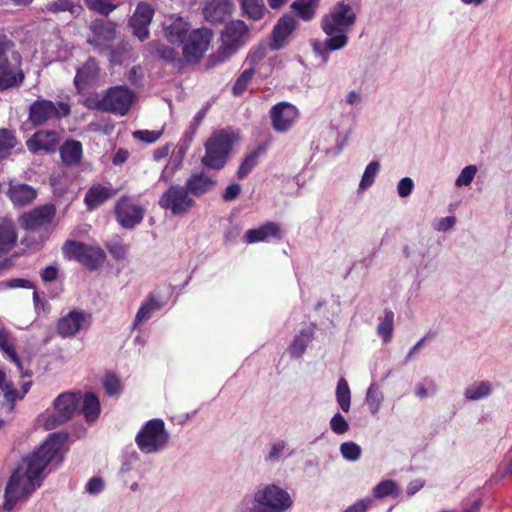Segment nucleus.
Here are the masks:
<instances>
[{
	"mask_svg": "<svg viewBox=\"0 0 512 512\" xmlns=\"http://www.w3.org/2000/svg\"><path fill=\"white\" fill-rule=\"evenodd\" d=\"M64 441L65 437L52 433L36 451L22 459L6 484L4 510H12L19 501L29 498L41 486L42 473L49 463L53 460L62 462L61 449Z\"/></svg>",
	"mask_w": 512,
	"mask_h": 512,
	"instance_id": "obj_1",
	"label": "nucleus"
},
{
	"mask_svg": "<svg viewBox=\"0 0 512 512\" xmlns=\"http://www.w3.org/2000/svg\"><path fill=\"white\" fill-rule=\"evenodd\" d=\"M356 19V13L348 3L344 1L336 3L321 20V28L328 38L324 42L314 43V52L327 61L328 52L346 47L349 40L347 33L355 24Z\"/></svg>",
	"mask_w": 512,
	"mask_h": 512,
	"instance_id": "obj_2",
	"label": "nucleus"
},
{
	"mask_svg": "<svg viewBox=\"0 0 512 512\" xmlns=\"http://www.w3.org/2000/svg\"><path fill=\"white\" fill-rule=\"evenodd\" d=\"M23 58L14 42L0 32V92L19 88L25 81Z\"/></svg>",
	"mask_w": 512,
	"mask_h": 512,
	"instance_id": "obj_3",
	"label": "nucleus"
},
{
	"mask_svg": "<svg viewBox=\"0 0 512 512\" xmlns=\"http://www.w3.org/2000/svg\"><path fill=\"white\" fill-rule=\"evenodd\" d=\"M205 155L202 157L203 166L220 170L227 162L233 147V137L225 131L214 132L205 142Z\"/></svg>",
	"mask_w": 512,
	"mask_h": 512,
	"instance_id": "obj_4",
	"label": "nucleus"
},
{
	"mask_svg": "<svg viewBox=\"0 0 512 512\" xmlns=\"http://www.w3.org/2000/svg\"><path fill=\"white\" fill-rule=\"evenodd\" d=\"M70 113L69 103L38 98L28 108V122L33 127H40L50 121H59Z\"/></svg>",
	"mask_w": 512,
	"mask_h": 512,
	"instance_id": "obj_5",
	"label": "nucleus"
},
{
	"mask_svg": "<svg viewBox=\"0 0 512 512\" xmlns=\"http://www.w3.org/2000/svg\"><path fill=\"white\" fill-rule=\"evenodd\" d=\"M135 442L140 451L146 454L163 450L169 442L164 421L160 418L147 421L136 435Z\"/></svg>",
	"mask_w": 512,
	"mask_h": 512,
	"instance_id": "obj_6",
	"label": "nucleus"
},
{
	"mask_svg": "<svg viewBox=\"0 0 512 512\" xmlns=\"http://www.w3.org/2000/svg\"><path fill=\"white\" fill-rule=\"evenodd\" d=\"M254 500L258 506L254 507L252 512H283L293 504L289 493L274 484L258 490L254 495Z\"/></svg>",
	"mask_w": 512,
	"mask_h": 512,
	"instance_id": "obj_7",
	"label": "nucleus"
},
{
	"mask_svg": "<svg viewBox=\"0 0 512 512\" xmlns=\"http://www.w3.org/2000/svg\"><path fill=\"white\" fill-rule=\"evenodd\" d=\"M63 253L85 266L90 271L99 269L106 259L105 251L97 246L68 240L63 246Z\"/></svg>",
	"mask_w": 512,
	"mask_h": 512,
	"instance_id": "obj_8",
	"label": "nucleus"
},
{
	"mask_svg": "<svg viewBox=\"0 0 512 512\" xmlns=\"http://www.w3.org/2000/svg\"><path fill=\"white\" fill-rule=\"evenodd\" d=\"M158 205L174 216H183L194 208L196 202L185 186L172 184L160 196Z\"/></svg>",
	"mask_w": 512,
	"mask_h": 512,
	"instance_id": "obj_9",
	"label": "nucleus"
},
{
	"mask_svg": "<svg viewBox=\"0 0 512 512\" xmlns=\"http://www.w3.org/2000/svg\"><path fill=\"white\" fill-rule=\"evenodd\" d=\"M213 32L209 28H198L191 31L182 44L184 61L189 64H198L208 51Z\"/></svg>",
	"mask_w": 512,
	"mask_h": 512,
	"instance_id": "obj_10",
	"label": "nucleus"
},
{
	"mask_svg": "<svg viewBox=\"0 0 512 512\" xmlns=\"http://www.w3.org/2000/svg\"><path fill=\"white\" fill-rule=\"evenodd\" d=\"M57 209L53 203L39 205L18 217L20 227L29 232L49 231L56 217Z\"/></svg>",
	"mask_w": 512,
	"mask_h": 512,
	"instance_id": "obj_11",
	"label": "nucleus"
},
{
	"mask_svg": "<svg viewBox=\"0 0 512 512\" xmlns=\"http://www.w3.org/2000/svg\"><path fill=\"white\" fill-rule=\"evenodd\" d=\"M114 216L124 229L132 230L143 222L146 208L134 202L131 195H122L114 205Z\"/></svg>",
	"mask_w": 512,
	"mask_h": 512,
	"instance_id": "obj_12",
	"label": "nucleus"
},
{
	"mask_svg": "<svg viewBox=\"0 0 512 512\" xmlns=\"http://www.w3.org/2000/svg\"><path fill=\"white\" fill-rule=\"evenodd\" d=\"M89 30L91 36L87 42L97 49H110L118 36V24L110 19H94L89 25Z\"/></svg>",
	"mask_w": 512,
	"mask_h": 512,
	"instance_id": "obj_13",
	"label": "nucleus"
},
{
	"mask_svg": "<svg viewBox=\"0 0 512 512\" xmlns=\"http://www.w3.org/2000/svg\"><path fill=\"white\" fill-rule=\"evenodd\" d=\"M62 132L54 129H39L25 142L27 150L34 155L55 153L62 141Z\"/></svg>",
	"mask_w": 512,
	"mask_h": 512,
	"instance_id": "obj_14",
	"label": "nucleus"
},
{
	"mask_svg": "<svg viewBox=\"0 0 512 512\" xmlns=\"http://www.w3.org/2000/svg\"><path fill=\"white\" fill-rule=\"evenodd\" d=\"M134 94L125 86L110 88L98 104L100 110L125 115L131 108Z\"/></svg>",
	"mask_w": 512,
	"mask_h": 512,
	"instance_id": "obj_15",
	"label": "nucleus"
},
{
	"mask_svg": "<svg viewBox=\"0 0 512 512\" xmlns=\"http://www.w3.org/2000/svg\"><path fill=\"white\" fill-rule=\"evenodd\" d=\"M269 116L274 131L277 133H286L297 122L299 110L293 104L282 101L271 107Z\"/></svg>",
	"mask_w": 512,
	"mask_h": 512,
	"instance_id": "obj_16",
	"label": "nucleus"
},
{
	"mask_svg": "<svg viewBox=\"0 0 512 512\" xmlns=\"http://www.w3.org/2000/svg\"><path fill=\"white\" fill-rule=\"evenodd\" d=\"M155 11L151 4L139 2L133 15L129 19V27L132 33L139 40L144 41L149 38V25L151 24Z\"/></svg>",
	"mask_w": 512,
	"mask_h": 512,
	"instance_id": "obj_17",
	"label": "nucleus"
},
{
	"mask_svg": "<svg viewBox=\"0 0 512 512\" xmlns=\"http://www.w3.org/2000/svg\"><path fill=\"white\" fill-rule=\"evenodd\" d=\"M89 326L90 315L84 311L74 309L57 321L56 331L60 337L69 338Z\"/></svg>",
	"mask_w": 512,
	"mask_h": 512,
	"instance_id": "obj_18",
	"label": "nucleus"
},
{
	"mask_svg": "<svg viewBox=\"0 0 512 512\" xmlns=\"http://www.w3.org/2000/svg\"><path fill=\"white\" fill-rule=\"evenodd\" d=\"M249 28L243 20H233L222 32V42L230 52H236L248 38Z\"/></svg>",
	"mask_w": 512,
	"mask_h": 512,
	"instance_id": "obj_19",
	"label": "nucleus"
},
{
	"mask_svg": "<svg viewBox=\"0 0 512 512\" xmlns=\"http://www.w3.org/2000/svg\"><path fill=\"white\" fill-rule=\"evenodd\" d=\"M100 74V67L95 58L89 57L76 71L74 85L79 93L94 87Z\"/></svg>",
	"mask_w": 512,
	"mask_h": 512,
	"instance_id": "obj_20",
	"label": "nucleus"
},
{
	"mask_svg": "<svg viewBox=\"0 0 512 512\" xmlns=\"http://www.w3.org/2000/svg\"><path fill=\"white\" fill-rule=\"evenodd\" d=\"M80 405V393L65 392L54 401L56 414L54 423L62 424L68 421L78 410Z\"/></svg>",
	"mask_w": 512,
	"mask_h": 512,
	"instance_id": "obj_21",
	"label": "nucleus"
},
{
	"mask_svg": "<svg viewBox=\"0 0 512 512\" xmlns=\"http://www.w3.org/2000/svg\"><path fill=\"white\" fill-rule=\"evenodd\" d=\"M6 195L14 207L22 208L35 201L38 191L33 186L26 183H21L17 180H10Z\"/></svg>",
	"mask_w": 512,
	"mask_h": 512,
	"instance_id": "obj_22",
	"label": "nucleus"
},
{
	"mask_svg": "<svg viewBox=\"0 0 512 512\" xmlns=\"http://www.w3.org/2000/svg\"><path fill=\"white\" fill-rule=\"evenodd\" d=\"M233 10V0H207L203 7V16L207 22L217 25L223 23Z\"/></svg>",
	"mask_w": 512,
	"mask_h": 512,
	"instance_id": "obj_23",
	"label": "nucleus"
},
{
	"mask_svg": "<svg viewBox=\"0 0 512 512\" xmlns=\"http://www.w3.org/2000/svg\"><path fill=\"white\" fill-rule=\"evenodd\" d=\"M296 20L293 16L285 14L275 24L269 46L271 50H280L285 47L289 36L296 28Z\"/></svg>",
	"mask_w": 512,
	"mask_h": 512,
	"instance_id": "obj_24",
	"label": "nucleus"
},
{
	"mask_svg": "<svg viewBox=\"0 0 512 512\" xmlns=\"http://www.w3.org/2000/svg\"><path fill=\"white\" fill-rule=\"evenodd\" d=\"M245 241L248 244L265 242L270 239L282 240L283 233L278 223L268 221L259 226L258 228L249 229L244 235Z\"/></svg>",
	"mask_w": 512,
	"mask_h": 512,
	"instance_id": "obj_25",
	"label": "nucleus"
},
{
	"mask_svg": "<svg viewBox=\"0 0 512 512\" xmlns=\"http://www.w3.org/2000/svg\"><path fill=\"white\" fill-rule=\"evenodd\" d=\"M190 24L180 16L172 15L164 25V36L171 44L182 45L189 35Z\"/></svg>",
	"mask_w": 512,
	"mask_h": 512,
	"instance_id": "obj_26",
	"label": "nucleus"
},
{
	"mask_svg": "<svg viewBox=\"0 0 512 512\" xmlns=\"http://www.w3.org/2000/svg\"><path fill=\"white\" fill-rule=\"evenodd\" d=\"M119 189L107 187L102 184H93L85 193L84 203L88 211H94L106 201L113 198Z\"/></svg>",
	"mask_w": 512,
	"mask_h": 512,
	"instance_id": "obj_27",
	"label": "nucleus"
},
{
	"mask_svg": "<svg viewBox=\"0 0 512 512\" xmlns=\"http://www.w3.org/2000/svg\"><path fill=\"white\" fill-rule=\"evenodd\" d=\"M206 113H207V108H202L200 111H198L196 113V115L194 116L192 122L190 123L187 131H185V133L183 134V136L181 138L182 144L178 146L177 154H173V156H172V160L177 162L176 168L181 165L184 155L186 153V150H187L188 146L191 144V142L193 141L194 135L196 134L197 129L199 128L201 122L205 118Z\"/></svg>",
	"mask_w": 512,
	"mask_h": 512,
	"instance_id": "obj_28",
	"label": "nucleus"
},
{
	"mask_svg": "<svg viewBox=\"0 0 512 512\" xmlns=\"http://www.w3.org/2000/svg\"><path fill=\"white\" fill-rule=\"evenodd\" d=\"M216 181L209 177L203 171L193 173L185 183L186 189L192 197H201L213 190Z\"/></svg>",
	"mask_w": 512,
	"mask_h": 512,
	"instance_id": "obj_29",
	"label": "nucleus"
},
{
	"mask_svg": "<svg viewBox=\"0 0 512 512\" xmlns=\"http://www.w3.org/2000/svg\"><path fill=\"white\" fill-rule=\"evenodd\" d=\"M150 53L166 63L173 64L174 67L181 69L184 60L179 57L178 51L159 40H153L149 43Z\"/></svg>",
	"mask_w": 512,
	"mask_h": 512,
	"instance_id": "obj_30",
	"label": "nucleus"
},
{
	"mask_svg": "<svg viewBox=\"0 0 512 512\" xmlns=\"http://www.w3.org/2000/svg\"><path fill=\"white\" fill-rule=\"evenodd\" d=\"M18 240V231L15 223L10 218L0 220V257L8 254Z\"/></svg>",
	"mask_w": 512,
	"mask_h": 512,
	"instance_id": "obj_31",
	"label": "nucleus"
},
{
	"mask_svg": "<svg viewBox=\"0 0 512 512\" xmlns=\"http://www.w3.org/2000/svg\"><path fill=\"white\" fill-rule=\"evenodd\" d=\"M81 405L79 411L88 423H94L100 416L101 403L99 397L93 392L80 394Z\"/></svg>",
	"mask_w": 512,
	"mask_h": 512,
	"instance_id": "obj_32",
	"label": "nucleus"
},
{
	"mask_svg": "<svg viewBox=\"0 0 512 512\" xmlns=\"http://www.w3.org/2000/svg\"><path fill=\"white\" fill-rule=\"evenodd\" d=\"M59 153L62 162L67 166H73L80 163L82 159V144L77 140H67L59 145Z\"/></svg>",
	"mask_w": 512,
	"mask_h": 512,
	"instance_id": "obj_33",
	"label": "nucleus"
},
{
	"mask_svg": "<svg viewBox=\"0 0 512 512\" xmlns=\"http://www.w3.org/2000/svg\"><path fill=\"white\" fill-rule=\"evenodd\" d=\"M241 13L252 21H260L268 13L262 0H238Z\"/></svg>",
	"mask_w": 512,
	"mask_h": 512,
	"instance_id": "obj_34",
	"label": "nucleus"
},
{
	"mask_svg": "<svg viewBox=\"0 0 512 512\" xmlns=\"http://www.w3.org/2000/svg\"><path fill=\"white\" fill-rule=\"evenodd\" d=\"M314 337V327L302 329L293 339L288 351L294 358L301 357Z\"/></svg>",
	"mask_w": 512,
	"mask_h": 512,
	"instance_id": "obj_35",
	"label": "nucleus"
},
{
	"mask_svg": "<svg viewBox=\"0 0 512 512\" xmlns=\"http://www.w3.org/2000/svg\"><path fill=\"white\" fill-rule=\"evenodd\" d=\"M163 305L164 304L160 302L153 293L149 294L147 300L140 306L136 313L133 322V328H137L144 321L148 320L151 317L152 313L157 310H160L163 307Z\"/></svg>",
	"mask_w": 512,
	"mask_h": 512,
	"instance_id": "obj_36",
	"label": "nucleus"
},
{
	"mask_svg": "<svg viewBox=\"0 0 512 512\" xmlns=\"http://www.w3.org/2000/svg\"><path fill=\"white\" fill-rule=\"evenodd\" d=\"M0 390L4 394L2 405L6 407L9 412H12L15 407V402L23 399V394H20V391H18L14 387L13 383L8 381L6 378L3 381V384L0 385Z\"/></svg>",
	"mask_w": 512,
	"mask_h": 512,
	"instance_id": "obj_37",
	"label": "nucleus"
},
{
	"mask_svg": "<svg viewBox=\"0 0 512 512\" xmlns=\"http://www.w3.org/2000/svg\"><path fill=\"white\" fill-rule=\"evenodd\" d=\"M318 1L319 0H295L291 5V9L296 12L301 19L309 21L315 15Z\"/></svg>",
	"mask_w": 512,
	"mask_h": 512,
	"instance_id": "obj_38",
	"label": "nucleus"
},
{
	"mask_svg": "<svg viewBox=\"0 0 512 512\" xmlns=\"http://www.w3.org/2000/svg\"><path fill=\"white\" fill-rule=\"evenodd\" d=\"M264 152L265 149L261 146L250 152L241 162L237 171V177L239 179H244L247 177L252 169L258 164L259 156Z\"/></svg>",
	"mask_w": 512,
	"mask_h": 512,
	"instance_id": "obj_39",
	"label": "nucleus"
},
{
	"mask_svg": "<svg viewBox=\"0 0 512 512\" xmlns=\"http://www.w3.org/2000/svg\"><path fill=\"white\" fill-rule=\"evenodd\" d=\"M0 349L5 353L10 360L15 363L19 369H22V362L16 352L15 346L12 342L11 335L6 330H0Z\"/></svg>",
	"mask_w": 512,
	"mask_h": 512,
	"instance_id": "obj_40",
	"label": "nucleus"
},
{
	"mask_svg": "<svg viewBox=\"0 0 512 512\" xmlns=\"http://www.w3.org/2000/svg\"><path fill=\"white\" fill-rule=\"evenodd\" d=\"M394 327V313L386 309L384 311V318L377 326V334L382 338L384 343H389L392 339Z\"/></svg>",
	"mask_w": 512,
	"mask_h": 512,
	"instance_id": "obj_41",
	"label": "nucleus"
},
{
	"mask_svg": "<svg viewBox=\"0 0 512 512\" xmlns=\"http://www.w3.org/2000/svg\"><path fill=\"white\" fill-rule=\"evenodd\" d=\"M41 12L50 14H59L61 12H75V4L72 0H51L45 3L41 8Z\"/></svg>",
	"mask_w": 512,
	"mask_h": 512,
	"instance_id": "obj_42",
	"label": "nucleus"
},
{
	"mask_svg": "<svg viewBox=\"0 0 512 512\" xmlns=\"http://www.w3.org/2000/svg\"><path fill=\"white\" fill-rule=\"evenodd\" d=\"M17 145V139L13 131L7 128L0 129V159L7 158L12 149Z\"/></svg>",
	"mask_w": 512,
	"mask_h": 512,
	"instance_id": "obj_43",
	"label": "nucleus"
},
{
	"mask_svg": "<svg viewBox=\"0 0 512 512\" xmlns=\"http://www.w3.org/2000/svg\"><path fill=\"white\" fill-rule=\"evenodd\" d=\"M491 385L488 381L475 382L465 390V397L468 400H478L491 394Z\"/></svg>",
	"mask_w": 512,
	"mask_h": 512,
	"instance_id": "obj_44",
	"label": "nucleus"
},
{
	"mask_svg": "<svg viewBox=\"0 0 512 512\" xmlns=\"http://www.w3.org/2000/svg\"><path fill=\"white\" fill-rule=\"evenodd\" d=\"M336 400L344 412L349 411L351 404V392L348 382L344 378L339 379L337 383Z\"/></svg>",
	"mask_w": 512,
	"mask_h": 512,
	"instance_id": "obj_45",
	"label": "nucleus"
},
{
	"mask_svg": "<svg viewBox=\"0 0 512 512\" xmlns=\"http://www.w3.org/2000/svg\"><path fill=\"white\" fill-rule=\"evenodd\" d=\"M102 386L108 396H118L123 390L120 378L114 372H106L102 378Z\"/></svg>",
	"mask_w": 512,
	"mask_h": 512,
	"instance_id": "obj_46",
	"label": "nucleus"
},
{
	"mask_svg": "<svg viewBox=\"0 0 512 512\" xmlns=\"http://www.w3.org/2000/svg\"><path fill=\"white\" fill-rule=\"evenodd\" d=\"M255 73V67L245 69L235 80L232 86V94L234 96H241L246 91Z\"/></svg>",
	"mask_w": 512,
	"mask_h": 512,
	"instance_id": "obj_47",
	"label": "nucleus"
},
{
	"mask_svg": "<svg viewBox=\"0 0 512 512\" xmlns=\"http://www.w3.org/2000/svg\"><path fill=\"white\" fill-rule=\"evenodd\" d=\"M373 494L378 499L391 495L397 496V485L393 480H383L374 487Z\"/></svg>",
	"mask_w": 512,
	"mask_h": 512,
	"instance_id": "obj_48",
	"label": "nucleus"
},
{
	"mask_svg": "<svg viewBox=\"0 0 512 512\" xmlns=\"http://www.w3.org/2000/svg\"><path fill=\"white\" fill-rule=\"evenodd\" d=\"M379 169L380 165L377 161H372L367 165L359 184L360 189L365 190L374 183Z\"/></svg>",
	"mask_w": 512,
	"mask_h": 512,
	"instance_id": "obj_49",
	"label": "nucleus"
},
{
	"mask_svg": "<svg viewBox=\"0 0 512 512\" xmlns=\"http://www.w3.org/2000/svg\"><path fill=\"white\" fill-rule=\"evenodd\" d=\"M382 400L383 395L381 391L375 384H371L367 391L366 402L373 414L378 412Z\"/></svg>",
	"mask_w": 512,
	"mask_h": 512,
	"instance_id": "obj_50",
	"label": "nucleus"
},
{
	"mask_svg": "<svg viewBox=\"0 0 512 512\" xmlns=\"http://www.w3.org/2000/svg\"><path fill=\"white\" fill-rule=\"evenodd\" d=\"M87 7L101 15L108 16L116 9V5L110 3L108 0H84Z\"/></svg>",
	"mask_w": 512,
	"mask_h": 512,
	"instance_id": "obj_51",
	"label": "nucleus"
},
{
	"mask_svg": "<svg viewBox=\"0 0 512 512\" xmlns=\"http://www.w3.org/2000/svg\"><path fill=\"white\" fill-rule=\"evenodd\" d=\"M340 452L344 459L349 461H356L361 456V448L355 442H344L340 445Z\"/></svg>",
	"mask_w": 512,
	"mask_h": 512,
	"instance_id": "obj_52",
	"label": "nucleus"
},
{
	"mask_svg": "<svg viewBox=\"0 0 512 512\" xmlns=\"http://www.w3.org/2000/svg\"><path fill=\"white\" fill-rule=\"evenodd\" d=\"M232 54H234V52H230V50H228L226 46L222 44V46L219 47L217 52L209 55L207 59V67L213 68L225 62Z\"/></svg>",
	"mask_w": 512,
	"mask_h": 512,
	"instance_id": "obj_53",
	"label": "nucleus"
},
{
	"mask_svg": "<svg viewBox=\"0 0 512 512\" xmlns=\"http://www.w3.org/2000/svg\"><path fill=\"white\" fill-rule=\"evenodd\" d=\"M476 172L477 169L474 165L466 166L457 177L455 181L456 186L461 187L470 185L475 177Z\"/></svg>",
	"mask_w": 512,
	"mask_h": 512,
	"instance_id": "obj_54",
	"label": "nucleus"
},
{
	"mask_svg": "<svg viewBox=\"0 0 512 512\" xmlns=\"http://www.w3.org/2000/svg\"><path fill=\"white\" fill-rule=\"evenodd\" d=\"M330 428L335 434L342 435L349 430V424L340 413H336L330 421Z\"/></svg>",
	"mask_w": 512,
	"mask_h": 512,
	"instance_id": "obj_55",
	"label": "nucleus"
},
{
	"mask_svg": "<svg viewBox=\"0 0 512 512\" xmlns=\"http://www.w3.org/2000/svg\"><path fill=\"white\" fill-rule=\"evenodd\" d=\"M161 131L154 130H137L133 132V138L145 143H155L161 136Z\"/></svg>",
	"mask_w": 512,
	"mask_h": 512,
	"instance_id": "obj_56",
	"label": "nucleus"
},
{
	"mask_svg": "<svg viewBox=\"0 0 512 512\" xmlns=\"http://www.w3.org/2000/svg\"><path fill=\"white\" fill-rule=\"evenodd\" d=\"M414 183L413 180L409 177L402 178L397 186L398 194L401 198L408 197L413 190Z\"/></svg>",
	"mask_w": 512,
	"mask_h": 512,
	"instance_id": "obj_57",
	"label": "nucleus"
},
{
	"mask_svg": "<svg viewBox=\"0 0 512 512\" xmlns=\"http://www.w3.org/2000/svg\"><path fill=\"white\" fill-rule=\"evenodd\" d=\"M103 489H104V482L100 477H93L86 484V491L90 494H98Z\"/></svg>",
	"mask_w": 512,
	"mask_h": 512,
	"instance_id": "obj_58",
	"label": "nucleus"
},
{
	"mask_svg": "<svg viewBox=\"0 0 512 512\" xmlns=\"http://www.w3.org/2000/svg\"><path fill=\"white\" fill-rule=\"evenodd\" d=\"M6 287L8 288H24V289H32L34 288V284L28 280L23 278H14L10 279L6 282Z\"/></svg>",
	"mask_w": 512,
	"mask_h": 512,
	"instance_id": "obj_59",
	"label": "nucleus"
},
{
	"mask_svg": "<svg viewBox=\"0 0 512 512\" xmlns=\"http://www.w3.org/2000/svg\"><path fill=\"white\" fill-rule=\"evenodd\" d=\"M240 193L241 186L237 183H233L227 186L222 197L225 201H233L240 195Z\"/></svg>",
	"mask_w": 512,
	"mask_h": 512,
	"instance_id": "obj_60",
	"label": "nucleus"
},
{
	"mask_svg": "<svg viewBox=\"0 0 512 512\" xmlns=\"http://www.w3.org/2000/svg\"><path fill=\"white\" fill-rule=\"evenodd\" d=\"M40 275L43 282H52L57 279L58 269L53 265L46 266L44 269H42Z\"/></svg>",
	"mask_w": 512,
	"mask_h": 512,
	"instance_id": "obj_61",
	"label": "nucleus"
},
{
	"mask_svg": "<svg viewBox=\"0 0 512 512\" xmlns=\"http://www.w3.org/2000/svg\"><path fill=\"white\" fill-rule=\"evenodd\" d=\"M285 448V442L280 441L272 445L271 450L268 455V460L274 461L279 459L283 450Z\"/></svg>",
	"mask_w": 512,
	"mask_h": 512,
	"instance_id": "obj_62",
	"label": "nucleus"
},
{
	"mask_svg": "<svg viewBox=\"0 0 512 512\" xmlns=\"http://www.w3.org/2000/svg\"><path fill=\"white\" fill-rule=\"evenodd\" d=\"M62 176H51L50 185L53 188V193L58 196H62L66 192V188L61 187Z\"/></svg>",
	"mask_w": 512,
	"mask_h": 512,
	"instance_id": "obj_63",
	"label": "nucleus"
},
{
	"mask_svg": "<svg viewBox=\"0 0 512 512\" xmlns=\"http://www.w3.org/2000/svg\"><path fill=\"white\" fill-rule=\"evenodd\" d=\"M455 222L456 218L454 216L444 217L439 221L437 229L439 231H447L454 226Z\"/></svg>",
	"mask_w": 512,
	"mask_h": 512,
	"instance_id": "obj_64",
	"label": "nucleus"
}]
</instances>
